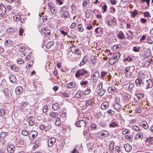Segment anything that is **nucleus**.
Returning a JSON list of instances; mask_svg holds the SVG:
<instances>
[{"instance_id": "1", "label": "nucleus", "mask_w": 153, "mask_h": 153, "mask_svg": "<svg viewBox=\"0 0 153 153\" xmlns=\"http://www.w3.org/2000/svg\"><path fill=\"white\" fill-rule=\"evenodd\" d=\"M68 8L67 6H64L62 7L59 10V13L62 18L65 19L68 18L70 16V14L68 12Z\"/></svg>"}, {"instance_id": "2", "label": "nucleus", "mask_w": 153, "mask_h": 153, "mask_svg": "<svg viewBox=\"0 0 153 153\" xmlns=\"http://www.w3.org/2000/svg\"><path fill=\"white\" fill-rule=\"evenodd\" d=\"M89 72L87 70L84 69L78 70L75 74V76L76 78H78L81 76H85V77H87L88 76V73Z\"/></svg>"}, {"instance_id": "3", "label": "nucleus", "mask_w": 153, "mask_h": 153, "mask_svg": "<svg viewBox=\"0 0 153 153\" xmlns=\"http://www.w3.org/2000/svg\"><path fill=\"white\" fill-rule=\"evenodd\" d=\"M99 76V73L97 70H95L91 75L93 81L94 82H97L98 80Z\"/></svg>"}, {"instance_id": "4", "label": "nucleus", "mask_w": 153, "mask_h": 153, "mask_svg": "<svg viewBox=\"0 0 153 153\" xmlns=\"http://www.w3.org/2000/svg\"><path fill=\"white\" fill-rule=\"evenodd\" d=\"M153 86V82L152 80L149 79L146 80L144 82V84L143 88H145L146 89L151 88Z\"/></svg>"}, {"instance_id": "5", "label": "nucleus", "mask_w": 153, "mask_h": 153, "mask_svg": "<svg viewBox=\"0 0 153 153\" xmlns=\"http://www.w3.org/2000/svg\"><path fill=\"white\" fill-rule=\"evenodd\" d=\"M107 24L109 27H111L112 25H116L117 19L114 16H111L110 19L108 21Z\"/></svg>"}, {"instance_id": "6", "label": "nucleus", "mask_w": 153, "mask_h": 153, "mask_svg": "<svg viewBox=\"0 0 153 153\" xmlns=\"http://www.w3.org/2000/svg\"><path fill=\"white\" fill-rule=\"evenodd\" d=\"M143 79L140 77L138 78L135 80V84L138 87H143L144 84Z\"/></svg>"}, {"instance_id": "7", "label": "nucleus", "mask_w": 153, "mask_h": 153, "mask_svg": "<svg viewBox=\"0 0 153 153\" xmlns=\"http://www.w3.org/2000/svg\"><path fill=\"white\" fill-rule=\"evenodd\" d=\"M14 146L11 143H8L7 146V150L9 153H13L15 150Z\"/></svg>"}, {"instance_id": "8", "label": "nucleus", "mask_w": 153, "mask_h": 153, "mask_svg": "<svg viewBox=\"0 0 153 153\" xmlns=\"http://www.w3.org/2000/svg\"><path fill=\"white\" fill-rule=\"evenodd\" d=\"M6 12V9L3 4H0V16L2 17L5 15Z\"/></svg>"}, {"instance_id": "9", "label": "nucleus", "mask_w": 153, "mask_h": 153, "mask_svg": "<svg viewBox=\"0 0 153 153\" xmlns=\"http://www.w3.org/2000/svg\"><path fill=\"white\" fill-rule=\"evenodd\" d=\"M106 51L108 53H109V54L117 61L120 57V54L118 52L115 53H112L110 50H106Z\"/></svg>"}, {"instance_id": "10", "label": "nucleus", "mask_w": 153, "mask_h": 153, "mask_svg": "<svg viewBox=\"0 0 153 153\" xmlns=\"http://www.w3.org/2000/svg\"><path fill=\"white\" fill-rule=\"evenodd\" d=\"M71 52L80 55L81 54L80 51L77 47L73 46L70 48Z\"/></svg>"}, {"instance_id": "11", "label": "nucleus", "mask_w": 153, "mask_h": 153, "mask_svg": "<svg viewBox=\"0 0 153 153\" xmlns=\"http://www.w3.org/2000/svg\"><path fill=\"white\" fill-rule=\"evenodd\" d=\"M146 144L147 146H149L153 144V137L148 138L145 141Z\"/></svg>"}, {"instance_id": "12", "label": "nucleus", "mask_w": 153, "mask_h": 153, "mask_svg": "<svg viewBox=\"0 0 153 153\" xmlns=\"http://www.w3.org/2000/svg\"><path fill=\"white\" fill-rule=\"evenodd\" d=\"M99 134H100V138L102 139L108 137L109 135L108 132L106 131H103L99 133Z\"/></svg>"}, {"instance_id": "13", "label": "nucleus", "mask_w": 153, "mask_h": 153, "mask_svg": "<svg viewBox=\"0 0 153 153\" xmlns=\"http://www.w3.org/2000/svg\"><path fill=\"white\" fill-rule=\"evenodd\" d=\"M56 139L54 137L49 139L48 141V145L49 147H52L53 144L56 142Z\"/></svg>"}, {"instance_id": "14", "label": "nucleus", "mask_w": 153, "mask_h": 153, "mask_svg": "<svg viewBox=\"0 0 153 153\" xmlns=\"http://www.w3.org/2000/svg\"><path fill=\"white\" fill-rule=\"evenodd\" d=\"M88 56H85L82 59L81 62L79 65V66L81 67L83 65L85 64L88 62Z\"/></svg>"}, {"instance_id": "15", "label": "nucleus", "mask_w": 153, "mask_h": 153, "mask_svg": "<svg viewBox=\"0 0 153 153\" xmlns=\"http://www.w3.org/2000/svg\"><path fill=\"white\" fill-rule=\"evenodd\" d=\"M114 108L117 111H120L121 110V105L118 103L114 102Z\"/></svg>"}, {"instance_id": "16", "label": "nucleus", "mask_w": 153, "mask_h": 153, "mask_svg": "<svg viewBox=\"0 0 153 153\" xmlns=\"http://www.w3.org/2000/svg\"><path fill=\"white\" fill-rule=\"evenodd\" d=\"M124 148L126 151L128 152L131 151L132 149L131 146L128 144H125L124 146Z\"/></svg>"}, {"instance_id": "17", "label": "nucleus", "mask_w": 153, "mask_h": 153, "mask_svg": "<svg viewBox=\"0 0 153 153\" xmlns=\"http://www.w3.org/2000/svg\"><path fill=\"white\" fill-rule=\"evenodd\" d=\"M38 132L36 131H32L30 134V135H31L30 137L29 136L30 138L31 139H33L34 138H36Z\"/></svg>"}, {"instance_id": "18", "label": "nucleus", "mask_w": 153, "mask_h": 153, "mask_svg": "<svg viewBox=\"0 0 153 153\" xmlns=\"http://www.w3.org/2000/svg\"><path fill=\"white\" fill-rule=\"evenodd\" d=\"M42 31L43 33H45L46 35H48L51 34V30L45 28L43 27L42 29Z\"/></svg>"}, {"instance_id": "19", "label": "nucleus", "mask_w": 153, "mask_h": 153, "mask_svg": "<svg viewBox=\"0 0 153 153\" xmlns=\"http://www.w3.org/2000/svg\"><path fill=\"white\" fill-rule=\"evenodd\" d=\"M109 104L107 102H104L101 104V108L103 110L106 109L108 107Z\"/></svg>"}, {"instance_id": "20", "label": "nucleus", "mask_w": 153, "mask_h": 153, "mask_svg": "<svg viewBox=\"0 0 153 153\" xmlns=\"http://www.w3.org/2000/svg\"><path fill=\"white\" fill-rule=\"evenodd\" d=\"M143 137V135L141 133L137 134L134 137V138L136 140H141Z\"/></svg>"}, {"instance_id": "21", "label": "nucleus", "mask_w": 153, "mask_h": 153, "mask_svg": "<svg viewBox=\"0 0 153 153\" xmlns=\"http://www.w3.org/2000/svg\"><path fill=\"white\" fill-rule=\"evenodd\" d=\"M91 10L90 9H87L85 11V16L87 19L89 18L91 16Z\"/></svg>"}, {"instance_id": "22", "label": "nucleus", "mask_w": 153, "mask_h": 153, "mask_svg": "<svg viewBox=\"0 0 153 153\" xmlns=\"http://www.w3.org/2000/svg\"><path fill=\"white\" fill-rule=\"evenodd\" d=\"M51 127L49 126H46L45 125H41L39 128L42 130H44L45 131H48L51 128Z\"/></svg>"}, {"instance_id": "23", "label": "nucleus", "mask_w": 153, "mask_h": 153, "mask_svg": "<svg viewBox=\"0 0 153 153\" xmlns=\"http://www.w3.org/2000/svg\"><path fill=\"white\" fill-rule=\"evenodd\" d=\"M109 93H114L117 91V89L114 86L109 87L108 89Z\"/></svg>"}, {"instance_id": "24", "label": "nucleus", "mask_w": 153, "mask_h": 153, "mask_svg": "<svg viewBox=\"0 0 153 153\" xmlns=\"http://www.w3.org/2000/svg\"><path fill=\"white\" fill-rule=\"evenodd\" d=\"M106 90L103 89H99L97 90V93L98 95L100 97H102L104 93H105Z\"/></svg>"}, {"instance_id": "25", "label": "nucleus", "mask_w": 153, "mask_h": 153, "mask_svg": "<svg viewBox=\"0 0 153 153\" xmlns=\"http://www.w3.org/2000/svg\"><path fill=\"white\" fill-rule=\"evenodd\" d=\"M117 36L118 38L122 40L125 38L124 35L122 31H120L117 33Z\"/></svg>"}, {"instance_id": "26", "label": "nucleus", "mask_w": 153, "mask_h": 153, "mask_svg": "<svg viewBox=\"0 0 153 153\" xmlns=\"http://www.w3.org/2000/svg\"><path fill=\"white\" fill-rule=\"evenodd\" d=\"M27 121L29 124H35L34 118L32 117H30L27 119Z\"/></svg>"}, {"instance_id": "27", "label": "nucleus", "mask_w": 153, "mask_h": 153, "mask_svg": "<svg viewBox=\"0 0 153 153\" xmlns=\"http://www.w3.org/2000/svg\"><path fill=\"white\" fill-rule=\"evenodd\" d=\"M109 58H110L109 61V63L111 65H114L116 62L117 61V60H116L112 56H110L109 57Z\"/></svg>"}, {"instance_id": "28", "label": "nucleus", "mask_w": 153, "mask_h": 153, "mask_svg": "<svg viewBox=\"0 0 153 153\" xmlns=\"http://www.w3.org/2000/svg\"><path fill=\"white\" fill-rule=\"evenodd\" d=\"M76 86L75 83L74 82H71L70 83L68 84L67 87L68 89H70L74 88Z\"/></svg>"}, {"instance_id": "29", "label": "nucleus", "mask_w": 153, "mask_h": 153, "mask_svg": "<svg viewBox=\"0 0 153 153\" xmlns=\"http://www.w3.org/2000/svg\"><path fill=\"white\" fill-rule=\"evenodd\" d=\"M9 78L10 81L12 83H15L16 80V77L13 75L10 76Z\"/></svg>"}, {"instance_id": "30", "label": "nucleus", "mask_w": 153, "mask_h": 153, "mask_svg": "<svg viewBox=\"0 0 153 153\" xmlns=\"http://www.w3.org/2000/svg\"><path fill=\"white\" fill-rule=\"evenodd\" d=\"M12 41L10 40H7L4 43L5 46L7 47H10L12 44Z\"/></svg>"}, {"instance_id": "31", "label": "nucleus", "mask_w": 153, "mask_h": 153, "mask_svg": "<svg viewBox=\"0 0 153 153\" xmlns=\"http://www.w3.org/2000/svg\"><path fill=\"white\" fill-rule=\"evenodd\" d=\"M131 97V95L128 93H125L123 96V98L125 100H129Z\"/></svg>"}, {"instance_id": "32", "label": "nucleus", "mask_w": 153, "mask_h": 153, "mask_svg": "<svg viewBox=\"0 0 153 153\" xmlns=\"http://www.w3.org/2000/svg\"><path fill=\"white\" fill-rule=\"evenodd\" d=\"M59 104L58 103H55L53 105L52 108L54 110L56 111L59 109Z\"/></svg>"}, {"instance_id": "33", "label": "nucleus", "mask_w": 153, "mask_h": 153, "mask_svg": "<svg viewBox=\"0 0 153 153\" xmlns=\"http://www.w3.org/2000/svg\"><path fill=\"white\" fill-rule=\"evenodd\" d=\"M22 88L20 86H18L16 87L15 89V91L16 94H20L22 91Z\"/></svg>"}, {"instance_id": "34", "label": "nucleus", "mask_w": 153, "mask_h": 153, "mask_svg": "<svg viewBox=\"0 0 153 153\" xmlns=\"http://www.w3.org/2000/svg\"><path fill=\"white\" fill-rule=\"evenodd\" d=\"M90 3L89 0H84L83 1L82 6L83 7H86L87 5H88Z\"/></svg>"}, {"instance_id": "35", "label": "nucleus", "mask_w": 153, "mask_h": 153, "mask_svg": "<svg viewBox=\"0 0 153 153\" xmlns=\"http://www.w3.org/2000/svg\"><path fill=\"white\" fill-rule=\"evenodd\" d=\"M54 44V42L53 41L49 42L46 45V48L48 49H49Z\"/></svg>"}, {"instance_id": "36", "label": "nucleus", "mask_w": 153, "mask_h": 153, "mask_svg": "<svg viewBox=\"0 0 153 153\" xmlns=\"http://www.w3.org/2000/svg\"><path fill=\"white\" fill-rule=\"evenodd\" d=\"M95 32L98 34L101 33L103 32V30L101 27H98L95 29Z\"/></svg>"}, {"instance_id": "37", "label": "nucleus", "mask_w": 153, "mask_h": 153, "mask_svg": "<svg viewBox=\"0 0 153 153\" xmlns=\"http://www.w3.org/2000/svg\"><path fill=\"white\" fill-rule=\"evenodd\" d=\"M6 114L5 111L3 108H1L0 110V116L1 117H3Z\"/></svg>"}, {"instance_id": "38", "label": "nucleus", "mask_w": 153, "mask_h": 153, "mask_svg": "<svg viewBox=\"0 0 153 153\" xmlns=\"http://www.w3.org/2000/svg\"><path fill=\"white\" fill-rule=\"evenodd\" d=\"M91 92L90 88H88L84 91H83L82 93L84 95H87L89 94Z\"/></svg>"}, {"instance_id": "39", "label": "nucleus", "mask_w": 153, "mask_h": 153, "mask_svg": "<svg viewBox=\"0 0 153 153\" xmlns=\"http://www.w3.org/2000/svg\"><path fill=\"white\" fill-rule=\"evenodd\" d=\"M138 13L137 10H135L131 12V17L132 18H134L137 15Z\"/></svg>"}, {"instance_id": "40", "label": "nucleus", "mask_w": 153, "mask_h": 153, "mask_svg": "<svg viewBox=\"0 0 153 153\" xmlns=\"http://www.w3.org/2000/svg\"><path fill=\"white\" fill-rule=\"evenodd\" d=\"M13 19L14 21L16 22L18 21L21 19V17L19 15H15L13 17Z\"/></svg>"}, {"instance_id": "41", "label": "nucleus", "mask_w": 153, "mask_h": 153, "mask_svg": "<svg viewBox=\"0 0 153 153\" xmlns=\"http://www.w3.org/2000/svg\"><path fill=\"white\" fill-rule=\"evenodd\" d=\"M125 138L128 140L129 141H132L133 137L131 135H126L124 136Z\"/></svg>"}, {"instance_id": "42", "label": "nucleus", "mask_w": 153, "mask_h": 153, "mask_svg": "<svg viewBox=\"0 0 153 153\" xmlns=\"http://www.w3.org/2000/svg\"><path fill=\"white\" fill-rule=\"evenodd\" d=\"M147 42L149 44H152L153 43V36H151L148 37Z\"/></svg>"}, {"instance_id": "43", "label": "nucleus", "mask_w": 153, "mask_h": 153, "mask_svg": "<svg viewBox=\"0 0 153 153\" xmlns=\"http://www.w3.org/2000/svg\"><path fill=\"white\" fill-rule=\"evenodd\" d=\"M3 92L7 98L8 97H9V91L8 89L6 88H4L3 89Z\"/></svg>"}, {"instance_id": "44", "label": "nucleus", "mask_w": 153, "mask_h": 153, "mask_svg": "<svg viewBox=\"0 0 153 153\" xmlns=\"http://www.w3.org/2000/svg\"><path fill=\"white\" fill-rule=\"evenodd\" d=\"M7 31L8 33H10L11 34H12L15 32V30L12 27L8 28L7 30Z\"/></svg>"}, {"instance_id": "45", "label": "nucleus", "mask_w": 153, "mask_h": 153, "mask_svg": "<svg viewBox=\"0 0 153 153\" xmlns=\"http://www.w3.org/2000/svg\"><path fill=\"white\" fill-rule=\"evenodd\" d=\"M93 100H89L85 102V105L86 106L90 105H92Z\"/></svg>"}, {"instance_id": "46", "label": "nucleus", "mask_w": 153, "mask_h": 153, "mask_svg": "<svg viewBox=\"0 0 153 153\" xmlns=\"http://www.w3.org/2000/svg\"><path fill=\"white\" fill-rule=\"evenodd\" d=\"M88 82V81L86 80L85 81H82L80 82V83L82 87H84L87 85Z\"/></svg>"}, {"instance_id": "47", "label": "nucleus", "mask_w": 153, "mask_h": 153, "mask_svg": "<svg viewBox=\"0 0 153 153\" xmlns=\"http://www.w3.org/2000/svg\"><path fill=\"white\" fill-rule=\"evenodd\" d=\"M86 122L84 120H81L75 123V124H86Z\"/></svg>"}, {"instance_id": "48", "label": "nucleus", "mask_w": 153, "mask_h": 153, "mask_svg": "<svg viewBox=\"0 0 153 153\" xmlns=\"http://www.w3.org/2000/svg\"><path fill=\"white\" fill-rule=\"evenodd\" d=\"M107 73V72L104 71H102L101 73L100 78L102 79H104L105 76L106 75Z\"/></svg>"}, {"instance_id": "49", "label": "nucleus", "mask_w": 153, "mask_h": 153, "mask_svg": "<svg viewBox=\"0 0 153 153\" xmlns=\"http://www.w3.org/2000/svg\"><path fill=\"white\" fill-rule=\"evenodd\" d=\"M133 60V58L132 57H129L128 56V57L124 59V61L126 62V61H128L129 62H131Z\"/></svg>"}, {"instance_id": "50", "label": "nucleus", "mask_w": 153, "mask_h": 153, "mask_svg": "<svg viewBox=\"0 0 153 153\" xmlns=\"http://www.w3.org/2000/svg\"><path fill=\"white\" fill-rule=\"evenodd\" d=\"M75 97L77 98H80L82 96V93L78 91L75 95Z\"/></svg>"}, {"instance_id": "51", "label": "nucleus", "mask_w": 153, "mask_h": 153, "mask_svg": "<svg viewBox=\"0 0 153 153\" xmlns=\"http://www.w3.org/2000/svg\"><path fill=\"white\" fill-rule=\"evenodd\" d=\"M151 52L149 50L145 51L144 52V55L146 56H149L151 55Z\"/></svg>"}, {"instance_id": "52", "label": "nucleus", "mask_w": 153, "mask_h": 153, "mask_svg": "<svg viewBox=\"0 0 153 153\" xmlns=\"http://www.w3.org/2000/svg\"><path fill=\"white\" fill-rule=\"evenodd\" d=\"M48 7L50 9L51 12L52 13H54L55 10L54 7L51 5H49Z\"/></svg>"}, {"instance_id": "53", "label": "nucleus", "mask_w": 153, "mask_h": 153, "mask_svg": "<svg viewBox=\"0 0 153 153\" xmlns=\"http://www.w3.org/2000/svg\"><path fill=\"white\" fill-rule=\"evenodd\" d=\"M127 35V38L130 40L132 39L133 38V34H130L129 35L128 33H126Z\"/></svg>"}, {"instance_id": "54", "label": "nucleus", "mask_w": 153, "mask_h": 153, "mask_svg": "<svg viewBox=\"0 0 153 153\" xmlns=\"http://www.w3.org/2000/svg\"><path fill=\"white\" fill-rule=\"evenodd\" d=\"M11 68L12 70H14L15 71H18V68L16 67L15 65H13L11 66Z\"/></svg>"}, {"instance_id": "55", "label": "nucleus", "mask_w": 153, "mask_h": 153, "mask_svg": "<svg viewBox=\"0 0 153 153\" xmlns=\"http://www.w3.org/2000/svg\"><path fill=\"white\" fill-rule=\"evenodd\" d=\"M132 129L135 131H140L139 128L136 125L133 126L132 127Z\"/></svg>"}, {"instance_id": "56", "label": "nucleus", "mask_w": 153, "mask_h": 153, "mask_svg": "<svg viewBox=\"0 0 153 153\" xmlns=\"http://www.w3.org/2000/svg\"><path fill=\"white\" fill-rule=\"evenodd\" d=\"M115 153H120L121 152V149L119 146H117L115 147Z\"/></svg>"}, {"instance_id": "57", "label": "nucleus", "mask_w": 153, "mask_h": 153, "mask_svg": "<svg viewBox=\"0 0 153 153\" xmlns=\"http://www.w3.org/2000/svg\"><path fill=\"white\" fill-rule=\"evenodd\" d=\"M57 149L56 147L51 148V149H50V151L51 152H53V153H56L57 152Z\"/></svg>"}, {"instance_id": "58", "label": "nucleus", "mask_w": 153, "mask_h": 153, "mask_svg": "<svg viewBox=\"0 0 153 153\" xmlns=\"http://www.w3.org/2000/svg\"><path fill=\"white\" fill-rule=\"evenodd\" d=\"M142 111V109L140 108H136L135 109V112L136 113H140Z\"/></svg>"}, {"instance_id": "59", "label": "nucleus", "mask_w": 153, "mask_h": 153, "mask_svg": "<svg viewBox=\"0 0 153 153\" xmlns=\"http://www.w3.org/2000/svg\"><path fill=\"white\" fill-rule=\"evenodd\" d=\"M140 48L138 47H134L133 48V51L135 52H139Z\"/></svg>"}, {"instance_id": "60", "label": "nucleus", "mask_w": 153, "mask_h": 153, "mask_svg": "<svg viewBox=\"0 0 153 153\" xmlns=\"http://www.w3.org/2000/svg\"><path fill=\"white\" fill-rule=\"evenodd\" d=\"M132 72H126V76L128 78H130L131 77V74Z\"/></svg>"}, {"instance_id": "61", "label": "nucleus", "mask_w": 153, "mask_h": 153, "mask_svg": "<svg viewBox=\"0 0 153 153\" xmlns=\"http://www.w3.org/2000/svg\"><path fill=\"white\" fill-rule=\"evenodd\" d=\"M57 114L58 113H57L53 112L52 113H51L50 114V115L51 117H56L57 115Z\"/></svg>"}, {"instance_id": "62", "label": "nucleus", "mask_w": 153, "mask_h": 153, "mask_svg": "<svg viewBox=\"0 0 153 153\" xmlns=\"http://www.w3.org/2000/svg\"><path fill=\"white\" fill-rule=\"evenodd\" d=\"M144 16L145 17H150L151 16L148 11L145 12L144 13Z\"/></svg>"}, {"instance_id": "63", "label": "nucleus", "mask_w": 153, "mask_h": 153, "mask_svg": "<svg viewBox=\"0 0 153 153\" xmlns=\"http://www.w3.org/2000/svg\"><path fill=\"white\" fill-rule=\"evenodd\" d=\"M24 31V30L22 29V28L21 27H20V29L19 30V35L21 36L23 35V33Z\"/></svg>"}, {"instance_id": "64", "label": "nucleus", "mask_w": 153, "mask_h": 153, "mask_svg": "<svg viewBox=\"0 0 153 153\" xmlns=\"http://www.w3.org/2000/svg\"><path fill=\"white\" fill-rule=\"evenodd\" d=\"M109 151L110 153H114V147H109Z\"/></svg>"}]
</instances>
